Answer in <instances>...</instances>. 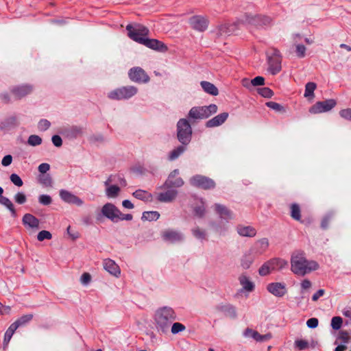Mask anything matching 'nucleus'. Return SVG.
I'll return each mask as SVG.
<instances>
[{
  "mask_svg": "<svg viewBox=\"0 0 351 351\" xmlns=\"http://www.w3.org/2000/svg\"><path fill=\"white\" fill-rule=\"evenodd\" d=\"M128 37L132 40L145 45L152 49L164 52L167 50V47L161 41L146 38L149 30L145 25L140 23L128 24L126 26Z\"/></svg>",
  "mask_w": 351,
  "mask_h": 351,
  "instance_id": "1",
  "label": "nucleus"
},
{
  "mask_svg": "<svg viewBox=\"0 0 351 351\" xmlns=\"http://www.w3.org/2000/svg\"><path fill=\"white\" fill-rule=\"evenodd\" d=\"M176 319V314L174 310L169 306H162L156 310L154 315L156 327L158 331L167 333Z\"/></svg>",
  "mask_w": 351,
  "mask_h": 351,
  "instance_id": "2",
  "label": "nucleus"
},
{
  "mask_svg": "<svg viewBox=\"0 0 351 351\" xmlns=\"http://www.w3.org/2000/svg\"><path fill=\"white\" fill-rule=\"evenodd\" d=\"M218 107L216 104H211L208 106H194L189 111L187 119L192 123L196 120L206 119L217 112Z\"/></svg>",
  "mask_w": 351,
  "mask_h": 351,
  "instance_id": "3",
  "label": "nucleus"
},
{
  "mask_svg": "<svg viewBox=\"0 0 351 351\" xmlns=\"http://www.w3.org/2000/svg\"><path fill=\"white\" fill-rule=\"evenodd\" d=\"M177 138L182 145H189L192 139L193 130L187 119H180L176 124Z\"/></svg>",
  "mask_w": 351,
  "mask_h": 351,
  "instance_id": "4",
  "label": "nucleus"
},
{
  "mask_svg": "<svg viewBox=\"0 0 351 351\" xmlns=\"http://www.w3.org/2000/svg\"><path fill=\"white\" fill-rule=\"evenodd\" d=\"M288 267V262L280 258H273L265 262L258 269L261 276H266L271 271H280Z\"/></svg>",
  "mask_w": 351,
  "mask_h": 351,
  "instance_id": "5",
  "label": "nucleus"
},
{
  "mask_svg": "<svg viewBox=\"0 0 351 351\" xmlns=\"http://www.w3.org/2000/svg\"><path fill=\"white\" fill-rule=\"evenodd\" d=\"M134 86H125L115 88L108 93V97L112 100H128L138 93Z\"/></svg>",
  "mask_w": 351,
  "mask_h": 351,
  "instance_id": "6",
  "label": "nucleus"
},
{
  "mask_svg": "<svg viewBox=\"0 0 351 351\" xmlns=\"http://www.w3.org/2000/svg\"><path fill=\"white\" fill-rule=\"evenodd\" d=\"M291 271L296 275L304 276L306 274L307 260L303 253L297 252L291 256Z\"/></svg>",
  "mask_w": 351,
  "mask_h": 351,
  "instance_id": "7",
  "label": "nucleus"
},
{
  "mask_svg": "<svg viewBox=\"0 0 351 351\" xmlns=\"http://www.w3.org/2000/svg\"><path fill=\"white\" fill-rule=\"evenodd\" d=\"M189 182L193 186L204 190L213 189L216 186V183L213 179L200 174L192 176Z\"/></svg>",
  "mask_w": 351,
  "mask_h": 351,
  "instance_id": "8",
  "label": "nucleus"
},
{
  "mask_svg": "<svg viewBox=\"0 0 351 351\" xmlns=\"http://www.w3.org/2000/svg\"><path fill=\"white\" fill-rule=\"evenodd\" d=\"M271 22V18L262 15H252L245 14L244 18L239 20V23L254 25L258 27H263L269 25Z\"/></svg>",
  "mask_w": 351,
  "mask_h": 351,
  "instance_id": "9",
  "label": "nucleus"
},
{
  "mask_svg": "<svg viewBox=\"0 0 351 351\" xmlns=\"http://www.w3.org/2000/svg\"><path fill=\"white\" fill-rule=\"evenodd\" d=\"M128 77L132 82L137 84H146L150 80L149 76L140 66L131 68L128 71Z\"/></svg>",
  "mask_w": 351,
  "mask_h": 351,
  "instance_id": "10",
  "label": "nucleus"
},
{
  "mask_svg": "<svg viewBox=\"0 0 351 351\" xmlns=\"http://www.w3.org/2000/svg\"><path fill=\"white\" fill-rule=\"evenodd\" d=\"M337 105V101L334 99H329L322 101H317L313 105L309 112L311 114H319L330 111Z\"/></svg>",
  "mask_w": 351,
  "mask_h": 351,
  "instance_id": "11",
  "label": "nucleus"
},
{
  "mask_svg": "<svg viewBox=\"0 0 351 351\" xmlns=\"http://www.w3.org/2000/svg\"><path fill=\"white\" fill-rule=\"evenodd\" d=\"M179 174V170L176 169L173 170L168 176L167 179L165 180L161 189H172L180 188L184 184V180L180 177H177Z\"/></svg>",
  "mask_w": 351,
  "mask_h": 351,
  "instance_id": "12",
  "label": "nucleus"
},
{
  "mask_svg": "<svg viewBox=\"0 0 351 351\" xmlns=\"http://www.w3.org/2000/svg\"><path fill=\"white\" fill-rule=\"evenodd\" d=\"M59 195L60 199L66 204H73L77 206H81L84 204L81 198L66 189H60Z\"/></svg>",
  "mask_w": 351,
  "mask_h": 351,
  "instance_id": "13",
  "label": "nucleus"
},
{
  "mask_svg": "<svg viewBox=\"0 0 351 351\" xmlns=\"http://www.w3.org/2000/svg\"><path fill=\"white\" fill-rule=\"evenodd\" d=\"M101 214L113 222H117L121 211L112 203H106L101 208Z\"/></svg>",
  "mask_w": 351,
  "mask_h": 351,
  "instance_id": "14",
  "label": "nucleus"
},
{
  "mask_svg": "<svg viewBox=\"0 0 351 351\" xmlns=\"http://www.w3.org/2000/svg\"><path fill=\"white\" fill-rule=\"evenodd\" d=\"M20 125L19 117L17 115H11L0 121V130L8 132L16 128Z\"/></svg>",
  "mask_w": 351,
  "mask_h": 351,
  "instance_id": "15",
  "label": "nucleus"
},
{
  "mask_svg": "<svg viewBox=\"0 0 351 351\" xmlns=\"http://www.w3.org/2000/svg\"><path fill=\"white\" fill-rule=\"evenodd\" d=\"M162 238L166 242L176 243L182 242L184 239V234L179 231L169 229L162 233Z\"/></svg>",
  "mask_w": 351,
  "mask_h": 351,
  "instance_id": "16",
  "label": "nucleus"
},
{
  "mask_svg": "<svg viewBox=\"0 0 351 351\" xmlns=\"http://www.w3.org/2000/svg\"><path fill=\"white\" fill-rule=\"evenodd\" d=\"M189 23L193 29L199 32L205 31L208 26V19L199 15L191 17Z\"/></svg>",
  "mask_w": 351,
  "mask_h": 351,
  "instance_id": "17",
  "label": "nucleus"
},
{
  "mask_svg": "<svg viewBox=\"0 0 351 351\" xmlns=\"http://www.w3.org/2000/svg\"><path fill=\"white\" fill-rule=\"evenodd\" d=\"M256 255L254 250H246L240 258V265L243 269H249L254 263Z\"/></svg>",
  "mask_w": 351,
  "mask_h": 351,
  "instance_id": "18",
  "label": "nucleus"
},
{
  "mask_svg": "<svg viewBox=\"0 0 351 351\" xmlns=\"http://www.w3.org/2000/svg\"><path fill=\"white\" fill-rule=\"evenodd\" d=\"M32 86L29 84H22L14 86L10 91L16 99H20L30 94L32 92Z\"/></svg>",
  "mask_w": 351,
  "mask_h": 351,
  "instance_id": "19",
  "label": "nucleus"
},
{
  "mask_svg": "<svg viewBox=\"0 0 351 351\" xmlns=\"http://www.w3.org/2000/svg\"><path fill=\"white\" fill-rule=\"evenodd\" d=\"M245 337H251L258 342H265L269 340L271 338V333L265 335H261L257 331L254 330L250 328H247L243 333Z\"/></svg>",
  "mask_w": 351,
  "mask_h": 351,
  "instance_id": "20",
  "label": "nucleus"
},
{
  "mask_svg": "<svg viewBox=\"0 0 351 351\" xmlns=\"http://www.w3.org/2000/svg\"><path fill=\"white\" fill-rule=\"evenodd\" d=\"M267 291L276 297H282L287 293V289L285 283L271 282L267 287Z\"/></svg>",
  "mask_w": 351,
  "mask_h": 351,
  "instance_id": "21",
  "label": "nucleus"
},
{
  "mask_svg": "<svg viewBox=\"0 0 351 351\" xmlns=\"http://www.w3.org/2000/svg\"><path fill=\"white\" fill-rule=\"evenodd\" d=\"M62 134L69 139L77 138L83 134V128L77 125L65 128L62 130Z\"/></svg>",
  "mask_w": 351,
  "mask_h": 351,
  "instance_id": "22",
  "label": "nucleus"
},
{
  "mask_svg": "<svg viewBox=\"0 0 351 351\" xmlns=\"http://www.w3.org/2000/svg\"><path fill=\"white\" fill-rule=\"evenodd\" d=\"M216 309L231 319L237 317L236 307L231 304H219L216 306Z\"/></svg>",
  "mask_w": 351,
  "mask_h": 351,
  "instance_id": "23",
  "label": "nucleus"
},
{
  "mask_svg": "<svg viewBox=\"0 0 351 351\" xmlns=\"http://www.w3.org/2000/svg\"><path fill=\"white\" fill-rule=\"evenodd\" d=\"M229 114L228 112H222L206 122V127L208 128L218 127L222 125L228 119Z\"/></svg>",
  "mask_w": 351,
  "mask_h": 351,
  "instance_id": "24",
  "label": "nucleus"
},
{
  "mask_svg": "<svg viewBox=\"0 0 351 351\" xmlns=\"http://www.w3.org/2000/svg\"><path fill=\"white\" fill-rule=\"evenodd\" d=\"M268 71L271 75H276L282 69L281 58L279 57L267 56Z\"/></svg>",
  "mask_w": 351,
  "mask_h": 351,
  "instance_id": "25",
  "label": "nucleus"
},
{
  "mask_svg": "<svg viewBox=\"0 0 351 351\" xmlns=\"http://www.w3.org/2000/svg\"><path fill=\"white\" fill-rule=\"evenodd\" d=\"M214 206L215 212L219 215L221 219L228 221L234 218L232 210L228 208L226 206L220 204H215Z\"/></svg>",
  "mask_w": 351,
  "mask_h": 351,
  "instance_id": "26",
  "label": "nucleus"
},
{
  "mask_svg": "<svg viewBox=\"0 0 351 351\" xmlns=\"http://www.w3.org/2000/svg\"><path fill=\"white\" fill-rule=\"evenodd\" d=\"M237 23L233 24H223L217 27L216 34L218 36H226L232 34L237 29Z\"/></svg>",
  "mask_w": 351,
  "mask_h": 351,
  "instance_id": "27",
  "label": "nucleus"
},
{
  "mask_svg": "<svg viewBox=\"0 0 351 351\" xmlns=\"http://www.w3.org/2000/svg\"><path fill=\"white\" fill-rule=\"evenodd\" d=\"M104 268L111 275L118 277L121 274V270L118 265L112 259L107 258L104 261Z\"/></svg>",
  "mask_w": 351,
  "mask_h": 351,
  "instance_id": "28",
  "label": "nucleus"
},
{
  "mask_svg": "<svg viewBox=\"0 0 351 351\" xmlns=\"http://www.w3.org/2000/svg\"><path fill=\"white\" fill-rule=\"evenodd\" d=\"M23 224L32 229H39V219L30 213H26L22 219Z\"/></svg>",
  "mask_w": 351,
  "mask_h": 351,
  "instance_id": "29",
  "label": "nucleus"
},
{
  "mask_svg": "<svg viewBox=\"0 0 351 351\" xmlns=\"http://www.w3.org/2000/svg\"><path fill=\"white\" fill-rule=\"evenodd\" d=\"M168 190L160 193L157 197V199L160 202H171L178 195V191L173 189H167Z\"/></svg>",
  "mask_w": 351,
  "mask_h": 351,
  "instance_id": "30",
  "label": "nucleus"
},
{
  "mask_svg": "<svg viewBox=\"0 0 351 351\" xmlns=\"http://www.w3.org/2000/svg\"><path fill=\"white\" fill-rule=\"evenodd\" d=\"M269 246V241L267 238H263L258 241H257L254 245L250 248V250H254V253L257 254H262L268 247Z\"/></svg>",
  "mask_w": 351,
  "mask_h": 351,
  "instance_id": "31",
  "label": "nucleus"
},
{
  "mask_svg": "<svg viewBox=\"0 0 351 351\" xmlns=\"http://www.w3.org/2000/svg\"><path fill=\"white\" fill-rule=\"evenodd\" d=\"M239 281L244 290L249 292L254 291L255 287L254 282L250 281L249 277L247 276L245 274H241L239 277Z\"/></svg>",
  "mask_w": 351,
  "mask_h": 351,
  "instance_id": "32",
  "label": "nucleus"
},
{
  "mask_svg": "<svg viewBox=\"0 0 351 351\" xmlns=\"http://www.w3.org/2000/svg\"><path fill=\"white\" fill-rule=\"evenodd\" d=\"M188 145H182L178 146L174 148L168 155V160L173 161L178 159L186 150Z\"/></svg>",
  "mask_w": 351,
  "mask_h": 351,
  "instance_id": "33",
  "label": "nucleus"
},
{
  "mask_svg": "<svg viewBox=\"0 0 351 351\" xmlns=\"http://www.w3.org/2000/svg\"><path fill=\"white\" fill-rule=\"evenodd\" d=\"M237 232L240 236L253 237L256 235V231L252 226H239L237 227Z\"/></svg>",
  "mask_w": 351,
  "mask_h": 351,
  "instance_id": "34",
  "label": "nucleus"
},
{
  "mask_svg": "<svg viewBox=\"0 0 351 351\" xmlns=\"http://www.w3.org/2000/svg\"><path fill=\"white\" fill-rule=\"evenodd\" d=\"M200 85L202 89L208 94L217 96L219 94L218 88L212 83L207 81H202Z\"/></svg>",
  "mask_w": 351,
  "mask_h": 351,
  "instance_id": "35",
  "label": "nucleus"
},
{
  "mask_svg": "<svg viewBox=\"0 0 351 351\" xmlns=\"http://www.w3.org/2000/svg\"><path fill=\"white\" fill-rule=\"evenodd\" d=\"M0 204L8 209L12 217L16 216V212L14 204L8 197L5 196L0 197Z\"/></svg>",
  "mask_w": 351,
  "mask_h": 351,
  "instance_id": "36",
  "label": "nucleus"
},
{
  "mask_svg": "<svg viewBox=\"0 0 351 351\" xmlns=\"http://www.w3.org/2000/svg\"><path fill=\"white\" fill-rule=\"evenodd\" d=\"M117 180H120V185H121L122 186H125L127 185V182L125 179L120 174L110 175L108 177V178L104 182V185L106 186H110V183L117 182Z\"/></svg>",
  "mask_w": 351,
  "mask_h": 351,
  "instance_id": "37",
  "label": "nucleus"
},
{
  "mask_svg": "<svg viewBox=\"0 0 351 351\" xmlns=\"http://www.w3.org/2000/svg\"><path fill=\"white\" fill-rule=\"evenodd\" d=\"M160 214L158 211H145L143 213L141 219L143 221H156L159 219Z\"/></svg>",
  "mask_w": 351,
  "mask_h": 351,
  "instance_id": "38",
  "label": "nucleus"
},
{
  "mask_svg": "<svg viewBox=\"0 0 351 351\" xmlns=\"http://www.w3.org/2000/svg\"><path fill=\"white\" fill-rule=\"evenodd\" d=\"M132 195L135 198L140 199V200H143V201H148L149 199H150L152 198L151 193H149L147 191L141 190V189H138V190L135 191L132 193Z\"/></svg>",
  "mask_w": 351,
  "mask_h": 351,
  "instance_id": "39",
  "label": "nucleus"
},
{
  "mask_svg": "<svg viewBox=\"0 0 351 351\" xmlns=\"http://www.w3.org/2000/svg\"><path fill=\"white\" fill-rule=\"evenodd\" d=\"M33 318V314H26L17 319L13 324L18 328L29 323Z\"/></svg>",
  "mask_w": 351,
  "mask_h": 351,
  "instance_id": "40",
  "label": "nucleus"
},
{
  "mask_svg": "<svg viewBox=\"0 0 351 351\" xmlns=\"http://www.w3.org/2000/svg\"><path fill=\"white\" fill-rule=\"evenodd\" d=\"M17 328L16 326L12 323L9 328L7 329V330L5 332L4 335V339H3V344L4 346H8L13 334L16 330Z\"/></svg>",
  "mask_w": 351,
  "mask_h": 351,
  "instance_id": "41",
  "label": "nucleus"
},
{
  "mask_svg": "<svg viewBox=\"0 0 351 351\" xmlns=\"http://www.w3.org/2000/svg\"><path fill=\"white\" fill-rule=\"evenodd\" d=\"M119 191L120 188L116 184H112L106 186V195L108 197H116L118 195Z\"/></svg>",
  "mask_w": 351,
  "mask_h": 351,
  "instance_id": "42",
  "label": "nucleus"
},
{
  "mask_svg": "<svg viewBox=\"0 0 351 351\" xmlns=\"http://www.w3.org/2000/svg\"><path fill=\"white\" fill-rule=\"evenodd\" d=\"M291 216L293 219L300 221L301 219V211L298 204L294 203L291 206Z\"/></svg>",
  "mask_w": 351,
  "mask_h": 351,
  "instance_id": "43",
  "label": "nucleus"
},
{
  "mask_svg": "<svg viewBox=\"0 0 351 351\" xmlns=\"http://www.w3.org/2000/svg\"><path fill=\"white\" fill-rule=\"evenodd\" d=\"M317 85L314 82H308L305 86V91L304 96L305 97H310L314 96V91L316 89Z\"/></svg>",
  "mask_w": 351,
  "mask_h": 351,
  "instance_id": "44",
  "label": "nucleus"
},
{
  "mask_svg": "<svg viewBox=\"0 0 351 351\" xmlns=\"http://www.w3.org/2000/svg\"><path fill=\"white\" fill-rule=\"evenodd\" d=\"M193 237L199 240H204L206 238V232L204 230L200 229L199 227H196L191 230Z\"/></svg>",
  "mask_w": 351,
  "mask_h": 351,
  "instance_id": "45",
  "label": "nucleus"
},
{
  "mask_svg": "<svg viewBox=\"0 0 351 351\" xmlns=\"http://www.w3.org/2000/svg\"><path fill=\"white\" fill-rule=\"evenodd\" d=\"M27 143L31 146H37L42 143V138L38 135L32 134L29 136Z\"/></svg>",
  "mask_w": 351,
  "mask_h": 351,
  "instance_id": "46",
  "label": "nucleus"
},
{
  "mask_svg": "<svg viewBox=\"0 0 351 351\" xmlns=\"http://www.w3.org/2000/svg\"><path fill=\"white\" fill-rule=\"evenodd\" d=\"M38 200L39 204L43 206H49L52 203L51 197L46 194L40 195L38 196Z\"/></svg>",
  "mask_w": 351,
  "mask_h": 351,
  "instance_id": "47",
  "label": "nucleus"
},
{
  "mask_svg": "<svg viewBox=\"0 0 351 351\" xmlns=\"http://www.w3.org/2000/svg\"><path fill=\"white\" fill-rule=\"evenodd\" d=\"M39 181L45 186H51L52 185V179L49 174L40 175Z\"/></svg>",
  "mask_w": 351,
  "mask_h": 351,
  "instance_id": "48",
  "label": "nucleus"
},
{
  "mask_svg": "<svg viewBox=\"0 0 351 351\" xmlns=\"http://www.w3.org/2000/svg\"><path fill=\"white\" fill-rule=\"evenodd\" d=\"M171 333L173 335L178 334L180 332H182L185 330L186 327L184 324L180 322L172 323L171 324Z\"/></svg>",
  "mask_w": 351,
  "mask_h": 351,
  "instance_id": "49",
  "label": "nucleus"
},
{
  "mask_svg": "<svg viewBox=\"0 0 351 351\" xmlns=\"http://www.w3.org/2000/svg\"><path fill=\"white\" fill-rule=\"evenodd\" d=\"M342 322V318L341 317L336 316L332 318L330 325L334 330H337L341 328Z\"/></svg>",
  "mask_w": 351,
  "mask_h": 351,
  "instance_id": "50",
  "label": "nucleus"
},
{
  "mask_svg": "<svg viewBox=\"0 0 351 351\" xmlns=\"http://www.w3.org/2000/svg\"><path fill=\"white\" fill-rule=\"evenodd\" d=\"M258 93L265 98H271L274 95L273 90L268 87L258 88Z\"/></svg>",
  "mask_w": 351,
  "mask_h": 351,
  "instance_id": "51",
  "label": "nucleus"
},
{
  "mask_svg": "<svg viewBox=\"0 0 351 351\" xmlns=\"http://www.w3.org/2000/svg\"><path fill=\"white\" fill-rule=\"evenodd\" d=\"M51 126V123L46 119H42L38 123V128L40 131L45 132Z\"/></svg>",
  "mask_w": 351,
  "mask_h": 351,
  "instance_id": "52",
  "label": "nucleus"
},
{
  "mask_svg": "<svg viewBox=\"0 0 351 351\" xmlns=\"http://www.w3.org/2000/svg\"><path fill=\"white\" fill-rule=\"evenodd\" d=\"M52 238V234L47 230H41L38 232L37 235V239L39 241H43L45 239H51Z\"/></svg>",
  "mask_w": 351,
  "mask_h": 351,
  "instance_id": "53",
  "label": "nucleus"
},
{
  "mask_svg": "<svg viewBox=\"0 0 351 351\" xmlns=\"http://www.w3.org/2000/svg\"><path fill=\"white\" fill-rule=\"evenodd\" d=\"M265 105L268 108H269L276 112H280V111L284 110V107L282 105H280L278 103L274 102V101H268L265 104Z\"/></svg>",
  "mask_w": 351,
  "mask_h": 351,
  "instance_id": "54",
  "label": "nucleus"
},
{
  "mask_svg": "<svg viewBox=\"0 0 351 351\" xmlns=\"http://www.w3.org/2000/svg\"><path fill=\"white\" fill-rule=\"evenodd\" d=\"M339 339H341L344 344H346L351 339V332L341 330L339 332Z\"/></svg>",
  "mask_w": 351,
  "mask_h": 351,
  "instance_id": "55",
  "label": "nucleus"
},
{
  "mask_svg": "<svg viewBox=\"0 0 351 351\" xmlns=\"http://www.w3.org/2000/svg\"><path fill=\"white\" fill-rule=\"evenodd\" d=\"M295 346L297 347L300 350H304L308 348V342L306 340L303 339H297L295 341Z\"/></svg>",
  "mask_w": 351,
  "mask_h": 351,
  "instance_id": "56",
  "label": "nucleus"
},
{
  "mask_svg": "<svg viewBox=\"0 0 351 351\" xmlns=\"http://www.w3.org/2000/svg\"><path fill=\"white\" fill-rule=\"evenodd\" d=\"M10 179L11 182L16 186H21L23 184V182L20 176L16 173L11 174Z\"/></svg>",
  "mask_w": 351,
  "mask_h": 351,
  "instance_id": "57",
  "label": "nucleus"
},
{
  "mask_svg": "<svg viewBox=\"0 0 351 351\" xmlns=\"http://www.w3.org/2000/svg\"><path fill=\"white\" fill-rule=\"evenodd\" d=\"M14 201L19 204H23L26 202L27 198L23 192H18L14 195Z\"/></svg>",
  "mask_w": 351,
  "mask_h": 351,
  "instance_id": "58",
  "label": "nucleus"
},
{
  "mask_svg": "<svg viewBox=\"0 0 351 351\" xmlns=\"http://www.w3.org/2000/svg\"><path fill=\"white\" fill-rule=\"evenodd\" d=\"M296 47V55L298 58H302L305 56L306 47L304 45L298 44L295 46Z\"/></svg>",
  "mask_w": 351,
  "mask_h": 351,
  "instance_id": "59",
  "label": "nucleus"
},
{
  "mask_svg": "<svg viewBox=\"0 0 351 351\" xmlns=\"http://www.w3.org/2000/svg\"><path fill=\"white\" fill-rule=\"evenodd\" d=\"M253 86H262L265 84V78L262 76H257L250 80Z\"/></svg>",
  "mask_w": 351,
  "mask_h": 351,
  "instance_id": "60",
  "label": "nucleus"
},
{
  "mask_svg": "<svg viewBox=\"0 0 351 351\" xmlns=\"http://www.w3.org/2000/svg\"><path fill=\"white\" fill-rule=\"evenodd\" d=\"M332 217V213L327 214L322 220L321 228L322 229H326L328 227L329 222Z\"/></svg>",
  "mask_w": 351,
  "mask_h": 351,
  "instance_id": "61",
  "label": "nucleus"
},
{
  "mask_svg": "<svg viewBox=\"0 0 351 351\" xmlns=\"http://www.w3.org/2000/svg\"><path fill=\"white\" fill-rule=\"evenodd\" d=\"M339 115L348 121H351V108H346L340 110Z\"/></svg>",
  "mask_w": 351,
  "mask_h": 351,
  "instance_id": "62",
  "label": "nucleus"
},
{
  "mask_svg": "<svg viewBox=\"0 0 351 351\" xmlns=\"http://www.w3.org/2000/svg\"><path fill=\"white\" fill-rule=\"evenodd\" d=\"M319 324V320L317 318L312 317L307 320L306 322V326L309 328H315L317 327Z\"/></svg>",
  "mask_w": 351,
  "mask_h": 351,
  "instance_id": "63",
  "label": "nucleus"
},
{
  "mask_svg": "<svg viewBox=\"0 0 351 351\" xmlns=\"http://www.w3.org/2000/svg\"><path fill=\"white\" fill-rule=\"evenodd\" d=\"M194 214L198 217H202L205 214V208L203 206H198L194 208Z\"/></svg>",
  "mask_w": 351,
  "mask_h": 351,
  "instance_id": "64",
  "label": "nucleus"
}]
</instances>
